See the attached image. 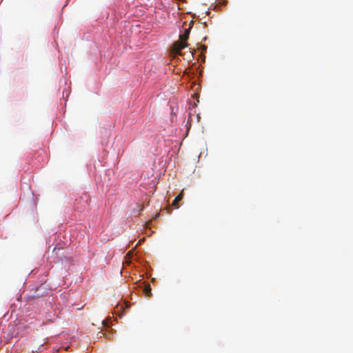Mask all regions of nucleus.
Returning <instances> with one entry per match:
<instances>
[{"instance_id": "3", "label": "nucleus", "mask_w": 353, "mask_h": 353, "mask_svg": "<svg viewBox=\"0 0 353 353\" xmlns=\"http://www.w3.org/2000/svg\"><path fill=\"white\" fill-rule=\"evenodd\" d=\"M189 34H190V30L185 29L184 33L183 34L180 35V39L185 41L186 40L188 39Z\"/></svg>"}, {"instance_id": "2", "label": "nucleus", "mask_w": 353, "mask_h": 353, "mask_svg": "<svg viewBox=\"0 0 353 353\" xmlns=\"http://www.w3.org/2000/svg\"><path fill=\"white\" fill-rule=\"evenodd\" d=\"M183 196V191H182L179 195H177L176 196V198L174 199V200L172 202V205L177 208L178 207L177 203L179 201L182 200Z\"/></svg>"}, {"instance_id": "4", "label": "nucleus", "mask_w": 353, "mask_h": 353, "mask_svg": "<svg viewBox=\"0 0 353 353\" xmlns=\"http://www.w3.org/2000/svg\"><path fill=\"white\" fill-rule=\"evenodd\" d=\"M145 292L147 294V296H150V294H151V288H145Z\"/></svg>"}, {"instance_id": "5", "label": "nucleus", "mask_w": 353, "mask_h": 353, "mask_svg": "<svg viewBox=\"0 0 353 353\" xmlns=\"http://www.w3.org/2000/svg\"><path fill=\"white\" fill-rule=\"evenodd\" d=\"M201 49L203 51H205L207 50V47L205 45L201 46Z\"/></svg>"}, {"instance_id": "6", "label": "nucleus", "mask_w": 353, "mask_h": 353, "mask_svg": "<svg viewBox=\"0 0 353 353\" xmlns=\"http://www.w3.org/2000/svg\"><path fill=\"white\" fill-rule=\"evenodd\" d=\"M159 216H160V213H159V212H158V213L154 216V219H157L158 217H159Z\"/></svg>"}, {"instance_id": "7", "label": "nucleus", "mask_w": 353, "mask_h": 353, "mask_svg": "<svg viewBox=\"0 0 353 353\" xmlns=\"http://www.w3.org/2000/svg\"><path fill=\"white\" fill-rule=\"evenodd\" d=\"M123 305H120V306H117V308L118 310H119H119L123 309Z\"/></svg>"}, {"instance_id": "1", "label": "nucleus", "mask_w": 353, "mask_h": 353, "mask_svg": "<svg viewBox=\"0 0 353 353\" xmlns=\"http://www.w3.org/2000/svg\"><path fill=\"white\" fill-rule=\"evenodd\" d=\"M188 43L185 41H178L174 43L172 48V52L174 55H181V50L188 46Z\"/></svg>"}]
</instances>
